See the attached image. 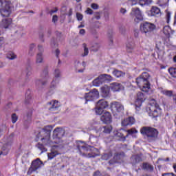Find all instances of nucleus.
Returning a JSON list of instances; mask_svg holds the SVG:
<instances>
[{"label": "nucleus", "mask_w": 176, "mask_h": 176, "mask_svg": "<svg viewBox=\"0 0 176 176\" xmlns=\"http://www.w3.org/2000/svg\"><path fill=\"white\" fill-rule=\"evenodd\" d=\"M151 16H156L159 17L161 16L160 9L157 7H153L151 10Z\"/></svg>", "instance_id": "obj_25"}, {"label": "nucleus", "mask_w": 176, "mask_h": 176, "mask_svg": "<svg viewBox=\"0 0 176 176\" xmlns=\"http://www.w3.org/2000/svg\"><path fill=\"white\" fill-rule=\"evenodd\" d=\"M161 93L164 94V96H166V97H173V91L163 89L161 91Z\"/></svg>", "instance_id": "obj_37"}, {"label": "nucleus", "mask_w": 176, "mask_h": 176, "mask_svg": "<svg viewBox=\"0 0 176 176\" xmlns=\"http://www.w3.org/2000/svg\"><path fill=\"white\" fill-rule=\"evenodd\" d=\"M45 164L41 160V159L37 158L32 162L31 166L28 170V175H31L34 171H37L43 167Z\"/></svg>", "instance_id": "obj_8"}, {"label": "nucleus", "mask_w": 176, "mask_h": 176, "mask_svg": "<svg viewBox=\"0 0 176 176\" xmlns=\"http://www.w3.org/2000/svg\"><path fill=\"white\" fill-rule=\"evenodd\" d=\"M76 147L80 155L88 159L96 157V156L100 155V151L98 148L89 146V144L85 143V142L78 141L76 142Z\"/></svg>", "instance_id": "obj_1"}, {"label": "nucleus", "mask_w": 176, "mask_h": 176, "mask_svg": "<svg viewBox=\"0 0 176 176\" xmlns=\"http://www.w3.org/2000/svg\"><path fill=\"white\" fill-rule=\"evenodd\" d=\"M25 74H26V76H28V78L32 75V67H31V66H28L26 67Z\"/></svg>", "instance_id": "obj_45"}, {"label": "nucleus", "mask_w": 176, "mask_h": 176, "mask_svg": "<svg viewBox=\"0 0 176 176\" xmlns=\"http://www.w3.org/2000/svg\"><path fill=\"white\" fill-rule=\"evenodd\" d=\"M140 162H142V158H141V156L139 155H133L131 157V163H132L133 165L140 163Z\"/></svg>", "instance_id": "obj_21"}, {"label": "nucleus", "mask_w": 176, "mask_h": 176, "mask_svg": "<svg viewBox=\"0 0 176 176\" xmlns=\"http://www.w3.org/2000/svg\"><path fill=\"white\" fill-rule=\"evenodd\" d=\"M58 42H59V41H57L56 40V38H52L51 39V43H50L51 47H53V48L57 47V46L58 45V44L57 43Z\"/></svg>", "instance_id": "obj_44"}, {"label": "nucleus", "mask_w": 176, "mask_h": 176, "mask_svg": "<svg viewBox=\"0 0 176 176\" xmlns=\"http://www.w3.org/2000/svg\"><path fill=\"white\" fill-rule=\"evenodd\" d=\"M57 20H58V18L57 17V16L54 15L53 17H52V22L56 23V22H57Z\"/></svg>", "instance_id": "obj_60"}, {"label": "nucleus", "mask_w": 176, "mask_h": 176, "mask_svg": "<svg viewBox=\"0 0 176 176\" xmlns=\"http://www.w3.org/2000/svg\"><path fill=\"white\" fill-rule=\"evenodd\" d=\"M12 24V19H3L1 23V26L3 28H9V25Z\"/></svg>", "instance_id": "obj_24"}, {"label": "nucleus", "mask_w": 176, "mask_h": 176, "mask_svg": "<svg viewBox=\"0 0 176 176\" xmlns=\"http://www.w3.org/2000/svg\"><path fill=\"white\" fill-rule=\"evenodd\" d=\"M140 133L143 135L144 140L148 142H153L157 140L159 131L157 129L151 126H143L140 129Z\"/></svg>", "instance_id": "obj_3"}, {"label": "nucleus", "mask_w": 176, "mask_h": 176, "mask_svg": "<svg viewBox=\"0 0 176 176\" xmlns=\"http://www.w3.org/2000/svg\"><path fill=\"white\" fill-rule=\"evenodd\" d=\"M158 3L162 8H167L168 6V0H159Z\"/></svg>", "instance_id": "obj_36"}, {"label": "nucleus", "mask_w": 176, "mask_h": 176, "mask_svg": "<svg viewBox=\"0 0 176 176\" xmlns=\"http://www.w3.org/2000/svg\"><path fill=\"white\" fill-rule=\"evenodd\" d=\"M111 109L114 112H123L124 107L119 102H113L111 103Z\"/></svg>", "instance_id": "obj_15"}, {"label": "nucleus", "mask_w": 176, "mask_h": 176, "mask_svg": "<svg viewBox=\"0 0 176 176\" xmlns=\"http://www.w3.org/2000/svg\"><path fill=\"white\" fill-rule=\"evenodd\" d=\"M113 75L116 78H120V76H123V72L120 70L114 69L113 72Z\"/></svg>", "instance_id": "obj_41"}, {"label": "nucleus", "mask_w": 176, "mask_h": 176, "mask_svg": "<svg viewBox=\"0 0 176 176\" xmlns=\"http://www.w3.org/2000/svg\"><path fill=\"white\" fill-rule=\"evenodd\" d=\"M145 100V95H144L142 92H138L137 94L136 100L135 102V106L136 107V109L137 108H140L141 105H142V102H144Z\"/></svg>", "instance_id": "obj_12"}, {"label": "nucleus", "mask_w": 176, "mask_h": 176, "mask_svg": "<svg viewBox=\"0 0 176 176\" xmlns=\"http://www.w3.org/2000/svg\"><path fill=\"white\" fill-rule=\"evenodd\" d=\"M0 156H6L9 153V149L8 148V144H0Z\"/></svg>", "instance_id": "obj_20"}, {"label": "nucleus", "mask_w": 176, "mask_h": 176, "mask_svg": "<svg viewBox=\"0 0 176 176\" xmlns=\"http://www.w3.org/2000/svg\"><path fill=\"white\" fill-rule=\"evenodd\" d=\"M7 58L9 60H15V58H17V55L14 52H10L7 54Z\"/></svg>", "instance_id": "obj_39"}, {"label": "nucleus", "mask_w": 176, "mask_h": 176, "mask_svg": "<svg viewBox=\"0 0 176 176\" xmlns=\"http://www.w3.org/2000/svg\"><path fill=\"white\" fill-rule=\"evenodd\" d=\"M100 120L103 122V123H105L106 124L111 123L112 116L111 115V113H109V111L103 113V114L100 116Z\"/></svg>", "instance_id": "obj_14"}, {"label": "nucleus", "mask_w": 176, "mask_h": 176, "mask_svg": "<svg viewBox=\"0 0 176 176\" xmlns=\"http://www.w3.org/2000/svg\"><path fill=\"white\" fill-rule=\"evenodd\" d=\"M170 17H171V14L170 12H168L166 14V20H167V23H168V21H170Z\"/></svg>", "instance_id": "obj_61"}, {"label": "nucleus", "mask_w": 176, "mask_h": 176, "mask_svg": "<svg viewBox=\"0 0 176 176\" xmlns=\"http://www.w3.org/2000/svg\"><path fill=\"white\" fill-rule=\"evenodd\" d=\"M91 8H92V9H95V10H97V9H98V4L97 3H92L91 5Z\"/></svg>", "instance_id": "obj_58"}, {"label": "nucleus", "mask_w": 176, "mask_h": 176, "mask_svg": "<svg viewBox=\"0 0 176 176\" xmlns=\"http://www.w3.org/2000/svg\"><path fill=\"white\" fill-rule=\"evenodd\" d=\"M111 157H112V153L111 152L104 153V155H102V160H108V159H110Z\"/></svg>", "instance_id": "obj_43"}, {"label": "nucleus", "mask_w": 176, "mask_h": 176, "mask_svg": "<svg viewBox=\"0 0 176 176\" xmlns=\"http://www.w3.org/2000/svg\"><path fill=\"white\" fill-rule=\"evenodd\" d=\"M32 118V110H29L26 113V116L24 117V120L25 122H28V123H30V122H31Z\"/></svg>", "instance_id": "obj_33"}, {"label": "nucleus", "mask_w": 176, "mask_h": 176, "mask_svg": "<svg viewBox=\"0 0 176 176\" xmlns=\"http://www.w3.org/2000/svg\"><path fill=\"white\" fill-rule=\"evenodd\" d=\"M82 46L84 47V53L82 54V57H85L89 54V48H87L86 43L82 44Z\"/></svg>", "instance_id": "obj_49"}, {"label": "nucleus", "mask_w": 176, "mask_h": 176, "mask_svg": "<svg viewBox=\"0 0 176 176\" xmlns=\"http://www.w3.org/2000/svg\"><path fill=\"white\" fill-rule=\"evenodd\" d=\"M139 3L141 6H148L152 3V0H139Z\"/></svg>", "instance_id": "obj_35"}, {"label": "nucleus", "mask_w": 176, "mask_h": 176, "mask_svg": "<svg viewBox=\"0 0 176 176\" xmlns=\"http://www.w3.org/2000/svg\"><path fill=\"white\" fill-rule=\"evenodd\" d=\"M142 170H145L146 171H153V166H152L149 163L144 162L142 164Z\"/></svg>", "instance_id": "obj_29"}, {"label": "nucleus", "mask_w": 176, "mask_h": 176, "mask_svg": "<svg viewBox=\"0 0 176 176\" xmlns=\"http://www.w3.org/2000/svg\"><path fill=\"white\" fill-rule=\"evenodd\" d=\"M75 68H76V72H79L80 74H82L85 72V69L86 68V62H82V63H80L79 61L75 62Z\"/></svg>", "instance_id": "obj_17"}, {"label": "nucleus", "mask_w": 176, "mask_h": 176, "mask_svg": "<svg viewBox=\"0 0 176 176\" xmlns=\"http://www.w3.org/2000/svg\"><path fill=\"white\" fill-rule=\"evenodd\" d=\"M135 122V120L133 117H129L128 118L124 119L122 122V126H131V124H134Z\"/></svg>", "instance_id": "obj_19"}, {"label": "nucleus", "mask_w": 176, "mask_h": 176, "mask_svg": "<svg viewBox=\"0 0 176 176\" xmlns=\"http://www.w3.org/2000/svg\"><path fill=\"white\" fill-rule=\"evenodd\" d=\"M127 135L126 137H129V134H137V133H138V131H137V129H129L127 131Z\"/></svg>", "instance_id": "obj_50"}, {"label": "nucleus", "mask_w": 176, "mask_h": 176, "mask_svg": "<svg viewBox=\"0 0 176 176\" xmlns=\"http://www.w3.org/2000/svg\"><path fill=\"white\" fill-rule=\"evenodd\" d=\"M86 13L87 14H93V10H91V8H87L86 10Z\"/></svg>", "instance_id": "obj_59"}, {"label": "nucleus", "mask_w": 176, "mask_h": 176, "mask_svg": "<svg viewBox=\"0 0 176 176\" xmlns=\"http://www.w3.org/2000/svg\"><path fill=\"white\" fill-rule=\"evenodd\" d=\"M168 72L173 78H176V68L170 67L168 69Z\"/></svg>", "instance_id": "obj_47"}, {"label": "nucleus", "mask_w": 176, "mask_h": 176, "mask_svg": "<svg viewBox=\"0 0 176 176\" xmlns=\"http://www.w3.org/2000/svg\"><path fill=\"white\" fill-rule=\"evenodd\" d=\"M101 91L103 97H109V87L104 85L101 87Z\"/></svg>", "instance_id": "obj_26"}, {"label": "nucleus", "mask_w": 176, "mask_h": 176, "mask_svg": "<svg viewBox=\"0 0 176 176\" xmlns=\"http://www.w3.org/2000/svg\"><path fill=\"white\" fill-rule=\"evenodd\" d=\"M76 18L78 21H82L83 20V15L79 12L76 13Z\"/></svg>", "instance_id": "obj_52"}, {"label": "nucleus", "mask_w": 176, "mask_h": 176, "mask_svg": "<svg viewBox=\"0 0 176 176\" xmlns=\"http://www.w3.org/2000/svg\"><path fill=\"white\" fill-rule=\"evenodd\" d=\"M92 83H93L94 86L98 87L101 86V85H102V83H104V80H103V78H101V75H100L98 78H96V79H94L93 80Z\"/></svg>", "instance_id": "obj_22"}, {"label": "nucleus", "mask_w": 176, "mask_h": 176, "mask_svg": "<svg viewBox=\"0 0 176 176\" xmlns=\"http://www.w3.org/2000/svg\"><path fill=\"white\" fill-rule=\"evenodd\" d=\"M95 112L96 115H102V112H104V109H102L96 104V107L95 108Z\"/></svg>", "instance_id": "obj_46"}, {"label": "nucleus", "mask_w": 176, "mask_h": 176, "mask_svg": "<svg viewBox=\"0 0 176 176\" xmlns=\"http://www.w3.org/2000/svg\"><path fill=\"white\" fill-rule=\"evenodd\" d=\"M47 105H50L49 109L51 112H56L58 111V108L61 107V104L58 100H52L47 102Z\"/></svg>", "instance_id": "obj_13"}, {"label": "nucleus", "mask_w": 176, "mask_h": 176, "mask_svg": "<svg viewBox=\"0 0 176 176\" xmlns=\"http://www.w3.org/2000/svg\"><path fill=\"white\" fill-rule=\"evenodd\" d=\"M38 53H41L42 54H43V52H44L43 46H42L41 45H38Z\"/></svg>", "instance_id": "obj_54"}, {"label": "nucleus", "mask_w": 176, "mask_h": 176, "mask_svg": "<svg viewBox=\"0 0 176 176\" xmlns=\"http://www.w3.org/2000/svg\"><path fill=\"white\" fill-rule=\"evenodd\" d=\"M55 34L56 35V40L59 41H61V37L63 36V35L61 34V32L56 31Z\"/></svg>", "instance_id": "obj_51"}, {"label": "nucleus", "mask_w": 176, "mask_h": 176, "mask_svg": "<svg viewBox=\"0 0 176 176\" xmlns=\"http://www.w3.org/2000/svg\"><path fill=\"white\" fill-rule=\"evenodd\" d=\"M57 155H58V152H57V151H51V153H48L47 155L48 159L52 160V159H54V157H56Z\"/></svg>", "instance_id": "obj_42"}, {"label": "nucleus", "mask_w": 176, "mask_h": 176, "mask_svg": "<svg viewBox=\"0 0 176 176\" xmlns=\"http://www.w3.org/2000/svg\"><path fill=\"white\" fill-rule=\"evenodd\" d=\"M112 131V126L107 125L103 127V133L105 134H109Z\"/></svg>", "instance_id": "obj_38"}, {"label": "nucleus", "mask_w": 176, "mask_h": 176, "mask_svg": "<svg viewBox=\"0 0 176 176\" xmlns=\"http://www.w3.org/2000/svg\"><path fill=\"white\" fill-rule=\"evenodd\" d=\"M14 134L13 133H12L10 135V137H9V138H8V141H10V142H12V141H13V137H14Z\"/></svg>", "instance_id": "obj_64"}, {"label": "nucleus", "mask_w": 176, "mask_h": 176, "mask_svg": "<svg viewBox=\"0 0 176 176\" xmlns=\"http://www.w3.org/2000/svg\"><path fill=\"white\" fill-rule=\"evenodd\" d=\"M50 133H52V126H45L42 130H41L36 137V141H41L45 146H49L50 143Z\"/></svg>", "instance_id": "obj_4"}, {"label": "nucleus", "mask_w": 176, "mask_h": 176, "mask_svg": "<svg viewBox=\"0 0 176 176\" xmlns=\"http://www.w3.org/2000/svg\"><path fill=\"white\" fill-rule=\"evenodd\" d=\"M120 31L121 34H124V32H126V28L124 27H122L120 28Z\"/></svg>", "instance_id": "obj_63"}, {"label": "nucleus", "mask_w": 176, "mask_h": 176, "mask_svg": "<svg viewBox=\"0 0 176 176\" xmlns=\"http://www.w3.org/2000/svg\"><path fill=\"white\" fill-rule=\"evenodd\" d=\"M126 50L127 53H133V52H134V43H128L126 44Z\"/></svg>", "instance_id": "obj_31"}, {"label": "nucleus", "mask_w": 176, "mask_h": 176, "mask_svg": "<svg viewBox=\"0 0 176 176\" xmlns=\"http://www.w3.org/2000/svg\"><path fill=\"white\" fill-rule=\"evenodd\" d=\"M123 155H122L121 154H117L114 156V159H116V160L118 161L120 160V159H122V157Z\"/></svg>", "instance_id": "obj_55"}, {"label": "nucleus", "mask_w": 176, "mask_h": 176, "mask_svg": "<svg viewBox=\"0 0 176 176\" xmlns=\"http://www.w3.org/2000/svg\"><path fill=\"white\" fill-rule=\"evenodd\" d=\"M54 76L55 77L54 78L53 80L51 82L50 87L52 89H56V86L57 85V83H58V80L57 79V78H60V76H61V72L60 71V69H55Z\"/></svg>", "instance_id": "obj_16"}, {"label": "nucleus", "mask_w": 176, "mask_h": 176, "mask_svg": "<svg viewBox=\"0 0 176 176\" xmlns=\"http://www.w3.org/2000/svg\"><path fill=\"white\" fill-rule=\"evenodd\" d=\"M111 90L113 91H119L120 90V84L119 82H113L111 84Z\"/></svg>", "instance_id": "obj_34"}, {"label": "nucleus", "mask_w": 176, "mask_h": 176, "mask_svg": "<svg viewBox=\"0 0 176 176\" xmlns=\"http://www.w3.org/2000/svg\"><path fill=\"white\" fill-rule=\"evenodd\" d=\"M36 50V45L32 43L29 45V56H34L35 54V51Z\"/></svg>", "instance_id": "obj_28"}, {"label": "nucleus", "mask_w": 176, "mask_h": 176, "mask_svg": "<svg viewBox=\"0 0 176 176\" xmlns=\"http://www.w3.org/2000/svg\"><path fill=\"white\" fill-rule=\"evenodd\" d=\"M102 79H103V82H112L113 80V78L109 74H101Z\"/></svg>", "instance_id": "obj_30"}, {"label": "nucleus", "mask_w": 176, "mask_h": 176, "mask_svg": "<svg viewBox=\"0 0 176 176\" xmlns=\"http://www.w3.org/2000/svg\"><path fill=\"white\" fill-rule=\"evenodd\" d=\"M36 147L41 151V152H46L47 151V148L45 147V146L42 144L38 143L36 144Z\"/></svg>", "instance_id": "obj_48"}, {"label": "nucleus", "mask_w": 176, "mask_h": 176, "mask_svg": "<svg viewBox=\"0 0 176 176\" xmlns=\"http://www.w3.org/2000/svg\"><path fill=\"white\" fill-rule=\"evenodd\" d=\"M163 32L167 38H170V35L172 33L171 32V28L170 26H164L163 29Z\"/></svg>", "instance_id": "obj_32"}, {"label": "nucleus", "mask_w": 176, "mask_h": 176, "mask_svg": "<svg viewBox=\"0 0 176 176\" xmlns=\"http://www.w3.org/2000/svg\"><path fill=\"white\" fill-rule=\"evenodd\" d=\"M151 76L148 72H143L139 77L136 78V83L142 91L148 93L151 90V82H149Z\"/></svg>", "instance_id": "obj_2"}, {"label": "nucleus", "mask_w": 176, "mask_h": 176, "mask_svg": "<svg viewBox=\"0 0 176 176\" xmlns=\"http://www.w3.org/2000/svg\"><path fill=\"white\" fill-rule=\"evenodd\" d=\"M41 78L36 80V86L39 89H43L47 85V80L49 79V67L45 66L41 72Z\"/></svg>", "instance_id": "obj_6"}, {"label": "nucleus", "mask_w": 176, "mask_h": 176, "mask_svg": "<svg viewBox=\"0 0 176 176\" xmlns=\"http://www.w3.org/2000/svg\"><path fill=\"white\" fill-rule=\"evenodd\" d=\"M120 12L122 13V14H126L127 13V10L125 8H121L120 10Z\"/></svg>", "instance_id": "obj_57"}, {"label": "nucleus", "mask_w": 176, "mask_h": 176, "mask_svg": "<svg viewBox=\"0 0 176 176\" xmlns=\"http://www.w3.org/2000/svg\"><path fill=\"white\" fill-rule=\"evenodd\" d=\"M148 105H150V107H148L150 112L154 116H157V109H159V104L156 103V100H155V99H152L151 100H150Z\"/></svg>", "instance_id": "obj_11"}, {"label": "nucleus", "mask_w": 176, "mask_h": 176, "mask_svg": "<svg viewBox=\"0 0 176 176\" xmlns=\"http://www.w3.org/2000/svg\"><path fill=\"white\" fill-rule=\"evenodd\" d=\"M36 64H43V54L42 52H37L36 55Z\"/></svg>", "instance_id": "obj_23"}, {"label": "nucleus", "mask_w": 176, "mask_h": 176, "mask_svg": "<svg viewBox=\"0 0 176 176\" xmlns=\"http://www.w3.org/2000/svg\"><path fill=\"white\" fill-rule=\"evenodd\" d=\"M17 115H16V113H13L12 115V123H16L17 122Z\"/></svg>", "instance_id": "obj_53"}, {"label": "nucleus", "mask_w": 176, "mask_h": 176, "mask_svg": "<svg viewBox=\"0 0 176 176\" xmlns=\"http://www.w3.org/2000/svg\"><path fill=\"white\" fill-rule=\"evenodd\" d=\"M64 134H65V131L63 129V128H56L54 130V135H55L56 138H63Z\"/></svg>", "instance_id": "obj_18"}, {"label": "nucleus", "mask_w": 176, "mask_h": 176, "mask_svg": "<svg viewBox=\"0 0 176 176\" xmlns=\"http://www.w3.org/2000/svg\"><path fill=\"white\" fill-rule=\"evenodd\" d=\"M96 105L102 108V109H105L108 107V102L104 99H101L97 102Z\"/></svg>", "instance_id": "obj_27"}, {"label": "nucleus", "mask_w": 176, "mask_h": 176, "mask_svg": "<svg viewBox=\"0 0 176 176\" xmlns=\"http://www.w3.org/2000/svg\"><path fill=\"white\" fill-rule=\"evenodd\" d=\"M162 176H176L174 173H164Z\"/></svg>", "instance_id": "obj_62"}, {"label": "nucleus", "mask_w": 176, "mask_h": 176, "mask_svg": "<svg viewBox=\"0 0 176 176\" xmlns=\"http://www.w3.org/2000/svg\"><path fill=\"white\" fill-rule=\"evenodd\" d=\"M130 15L134 18L135 23H140V21L144 20L141 10L138 8H132Z\"/></svg>", "instance_id": "obj_9"}, {"label": "nucleus", "mask_w": 176, "mask_h": 176, "mask_svg": "<svg viewBox=\"0 0 176 176\" xmlns=\"http://www.w3.org/2000/svg\"><path fill=\"white\" fill-rule=\"evenodd\" d=\"M100 96V93L96 89H92L85 96V101H93L97 100Z\"/></svg>", "instance_id": "obj_10"}, {"label": "nucleus", "mask_w": 176, "mask_h": 176, "mask_svg": "<svg viewBox=\"0 0 176 176\" xmlns=\"http://www.w3.org/2000/svg\"><path fill=\"white\" fill-rule=\"evenodd\" d=\"M156 28V26L153 23L148 22H144L140 25V31L142 34H144L146 36H151L152 32Z\"/></svg>", "instance_id": "obj_7"}, {"label": "nucleus", "mask_w": 176, "mask_h": 176, "mask_svg": "<svg viewBox=\"0 0 176 176\" xmlns=\"http://www.w3.org/2000/svg\"><path fill=\"white\" fill-rule=\"evenodd\" d=\"M116 135L118 137H119L120 138H127V137H126V136L124 137L123 133H122L120 132H117Z\"/></svg>", "instance_id": "obj_56"}, {"label": "nucleus", "mask_w": 176, "mask_h": 176, "mask_svg": "<svg viewBox=\"0 0 176 176\" xmlns=\"http://www.w3.org/2000/svg\"><path fill=\"white\" fill-rule=\"evenodd\" d=\"M0 3L2 6L0 13L3 17H9L12 14L13 4L10 0H0Z\"/></svg>", "instance_id": "obj_5"}, {"label": "nucleus", "mask_w": 176, "mask_h": 176, "mask_svg": "<svg viewBox=\"0 0 176 176\" xmlns=\"http://www.w3.org/2000/svg\"><path fill=\"white\" fill-rule=\"evenodd\" d=\"M30 102H31V94L30 91H28L25 94V104H30Z\"/></svg>", "instance_id": "obj_40"}]
</instances>
